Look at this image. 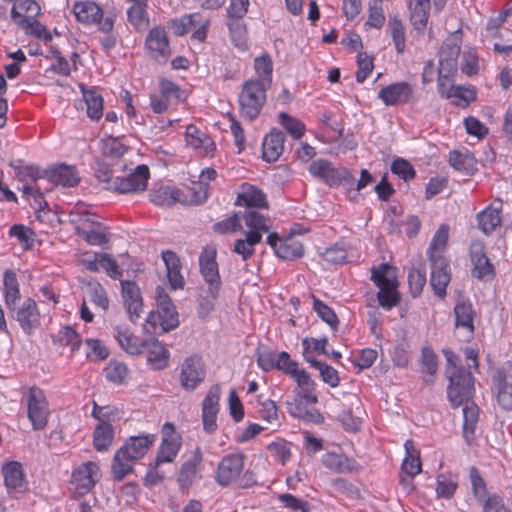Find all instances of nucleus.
I'll list each match as a JSON object with an SVG mask.
<instances>
[{"instance_id": "1", "label": "nucleus", "mask_w": 512, "mask_h": 512, "mask_svg": "<svg viewBox=\"0 0 512 512\" xmlns=\"http://www.w3.org/2000/svg\"><path fill=\"white\" fill-rule=\"evenodd\" d=\"M156 440L155 434L129 437L114 455L112 474L115 480L122 481L133 472L135 461L142 458Z\"/></svg>"}, {"instance_id": "2", "label": "nucleus", "mask_w": 512, "mask_h": 512, "mask_svg": "<svg viewBox=\"0 0 512 512\" xmlns=\"http://www.w3.org/2000/svg\"><path fill=\"white\" fill-rule=\"evenodd\" d=\"M268 88L259 79H249L243 83L238 95L240 114L243 118L253 121L258 117L266 102Z\"/></svg>"}, {"instance_id": "3", "label": "nucleus", "mask_w": 512, "mask_h": 512, "mask_svg": "<svg viewBox=\"0 0 512 512\" xmlns=\"http://www.w3.org/2000/svg\"><path fill=\"white\" fill-rule=\"evenodd\" d=\"M449 384L447 387V398L453 408H458L469 403L473 398L474 377L469 369L460 368L445 372Z\"/></svg>"}, {"instance_id": "4", "label": "nucleus", "mask_w": 512, "mask_h": 512, "mask_svg": "<svg viewBox=\"0 0 512 512\" xmlns=\"http://www.w3.org/2000/svg\"><path fill=\"white\" fill-rule=\"evenodd\" d=\"M392 267L388 263H381L371 268V280L379 288L377 298L382 308L392 309L400 301L397 292V280L389 274Z\"/></svg>"}, {"instance_id": "5", "label": "nucleus", "mask_w": 512, "mask_h": 512, "mask_svg": "<svg viewBox=\"0 0 512 512\" xmlns=\"http://www.w3.org/2000/svg\"><path fill=\"white\" fill-rule=\"evenodd\" d=\"M157 312H150L147 322L155 325L159 321V325L163 332H169L179 326V314L176 307L166 292L160 286L156 288Z\"/></svg>"}, {"instance_id": "6", "label": "nucleus", "mask_w": 512, "mask_h": 512, "mask_svg": "<svg viewBox=\"0 0 512 512\" xmlns=\"http://www.w3.org/2000/svg\"><path fill=\"white\" fill-rule=\"evenodd\" d=\"M310 174L323 180L330 187H336L341 184L353 185L355 177L346 168H336L328 160L317 159L308 166Z\"/></svg>"}, {"instance_id": "7", "label": "nucleus", "mask_w": 512, "mask_h": 512, "mask_svg": "<svg viewBox=\"0 0 512 512\" xmlns=\"http://www.w3.org/2000/svg\"><path fill=\"white\" fill-rule=\"evenodd\" d=\"M50 414L48 402L42 389L33 386L27 394V415L34 430L46 427Z\"/></svg>"}, {"instance_id": "8", "label": "nucleus", "mask_w": 512, "mask_h": 512, "mask_svg": "<svg viewBox=\"0 0 512 512\" xmlns=\"http://www.w3.org/2000/svg\"><path fill=\"white\" fill-rule=\"evenodd\" d=\"M7 309L25 334H33L40 326V312L37 303L32 298H26L21 304L17 302Z\"/></svg>"}, {"instance_id": "9", "label": "nucleus", "mask_w": 512, "mask_h": 512, "mask_svg": "<svg viewBox=\"0 0 512 512\" xmlns=\"http://www.w3.org/2000/svg\"><path fill=\"white\" fill-rule=\"evenodd\" d=\"M74 15L82 24H98L100 31L104 33L111 32L114 27V21L111 17L102 18V8L92 1H79L74 4Z\"/></svg>"}, {"instance_id": "10", "label": "nucleus", "mask_w": 512, "mask_h": 512, "mask_svg": "<svg viewBox=\"0 0 512 512\" xmlns=\"http://www.w3.org/2000/svg\"><path fill=\"white\" fill-rule=\"evenodd\" d=\"M186 94L179 85L171 80L162 78L159 81V93L150 95V106L154 113H164L172 101L180 103L185 101Z\"/></svg>"}, {"instance_id": "11", "label": "nucleus", "mask_w": 512, "mask_h": 512, "mask_svg": "<svg viewBox=\"0 0 512 512\" xmlns=\"http://www.w3.org/2000/svg\"><path fill=\"white\" fill-rule=\"evenodd\" d=\"M205 366L198 355L184 359L180 366L179 381L185 391H194L205 379Z\"/></svg>"}, {"instance_id": "12", "label": "nucleus", "mask_w": 512, "mask_h": 512, "mask_svg": "<svg viewBox=\"0 0 512 512\" xmlns=\"http://www.w3.org/2000/svg\"><path fill=\"white\" fill-rule=\"evenodd\" d=\"M378 98L386 106H398L416 102L415 90L406 81L391 83L378 92Z\"/></svg>"}, {"instance_id": "13", "label": "nucleus", "mask_w": 512, "mask_h": 512, "mask_svg": "<svg viewBox=\"0 0 512 512\" xmlns=\"http://www.w3.org/2000/svg\"><path fill=\"white\" fill-rule=\"evenodd\" d=\"M162 442L158 449L155 465L171 463L176 458L181 448V436L176 433L172 423H165L162 428Z\"/></svg>"}, {"instance_id": "14", "label": "nucleus", "mask_w": 512, "mask_h": 512, "mask_svg": "<svg viewBox=\"0 0 512 512\" xmlns=\"http://www.w3.org/2000/svg\"><path fill=\"white\" fill-rule=\"evenodd\" d=\"M244 459L245 456L242 453H231L224 456L217 466L216 482L222 487L234 482L243 470Z\"/></svg>"}, {"instance_id": "15", "label": "nucleus", "mask_w": 512, "mask_h": 512, "mask_svg": "<svg viewBox=\"0 0 512 512\" xmlns=\"http://www.w3.org/2000/svg\"><path fill=\"white\" fill-rule=\"evenodd\" d=\"M266 242L273 249L274 253L283 260H295L304 255L303 244L293 237L280 238L277 233L272 232L266 238Z\"/></svg>"}, {"instance_id": "16", "label": "nucleus", "mask_w": 512, "mask_h": 512, "mask_svg": "<svg viewBox=\"0 0 512 512\" xmlns=\"http://www.w3.org/2000/svg\"><path fill=\"white\" fill-rule=\"evenodd\" d=\"M149 175L148 167L146 165H139L128 176L124 178L115 177L112 188L114 191L122 194L142 192L147 188Z\"/></svg>"}, {"instance_id": "17", "label": "nucleus", "mask_w": 512, "mask_h": 512, "mask_svg": "<svg viewBox=\"0 0 512 512\" xmlns=\"http://www.w3.org/2000/svg\"><path fill=\"white\" fill-rule=\"evenodd\" d=\"M101 473L97 463L89 461L81 464L72 473L71 483L79 495L88 493L100 479Z\"/></svg>"}, {"instance_id": "18", "label": "nucleus", "mask_w": 512, "mask_h": 512, "mask_svg": "<svg viewBox=\"0 0 512 512\" xmlns=\"http://www.w3.org/2000/svg\"><path fill=\"white\" fill-rule=\"evenodd\" d=\"M496 400L499 406L509 411L512 409V362L499 370L494 377Z\"/></svg>"}, {"instance_id": "19", "label": "nucleus", "mask_w": 512, "mask_h": 512, "mask_svg": "<svg viewBox=\"0 0 512 512\" xmlns=\"http://www.w3.org/2000/svg\"><path fill=\"white\" fill-rule=\"evenodd\" d=\"M470 260L473 265L471 274L478 280H485L494 276V266L485 253L481 242H474L470 246Z\"/></svg>"}, {"instance_id": "20", "label": "nucleus", "mask_w": 512, "mask_h": 512, "mask_svg": "<svg viewBox=\"0 0 512 512\" xmlns=\"http://www.w3.org/2000/svg\"><path fill=\"white\" fill-rule=\"evenodd\" d=\"M431 263L430 285L440 298L446 296V287L450 282L449 264L445 257L429 258Z\"/></svg>"}, {"instance_id": "21", "label": "nucleus", "mask_w": 512, "mask_h": 512, "mask_svg": "<svg viewBox=\"0 0 512 512\" xmlns=\"http://www.w3.org/2000/svg\"><path fill=\"white\" fill-rule=\"evenodd\" d=\"M203 454L201 448L197 446L192 455L181 465L177 481L181 488L190 487L196 479L197 474L202 469Z\"/></svg>"}, {"instance_id": "22", "label": "nucleus", "mask_w": 512, "mask_h": 512, "mask_svg": "<svg viewBox=\"0 0 512 512\" xmlns=\"http://www.w3.org/2000/svg\"><path fill=\"white\" fill-rule=\"evenodd\" d=\"M147 49L153 53V57L167 60L171 55L169 40L164 27L152 28L145 40Z\"/></svg>"}, {"instance_id": "23", "label": "nucleus", "mask_w": 512, "mask_h": 512, "mask_svg": "<svg viewBox=\"0 0 512 512\" xmlns=\"http://www.w3.org/2000/svg\"><path fill=\"white\" fill-rule=\"evenodd\" d=\"M121 293L129 319L135 322L139 318L143 307L140 289L135 282L121 281Z\"/></svg>"}, {"instance_id": "24", "label": "nucleus", "mask_w": 512, "mask_h": 512, "mask_svg": "<svg viewBox=\"0 0 512 512\" xmlns=\"http://www.w3.org/2000/svg\"><path fill=\"white\" fill-rule=\"evenodd\" d=\"M144 352L147 353V363L154 370H163L168 366L170 352L157 339L146 340Z\"/></svg>"}, {"instance_id": "25", "label": "nucleus", "mask_w": 512, "mask_h": 512, "mask_svg": "<svg viewBox=\"0 0 512 512\" xmlns=\"http://www.w3.org/2000/svg\"><path fill=\"white\" fill-rule=\"evenodd\" d=\"M44 176L55 185L64 187H74L80 181L76 168L63 163L45 171Z\"/></svg>"}, {"instance_id": "26", "label": "nucleus", "mask_w": 512, "mask_h": 512, "mask_svg": "<svg viewBox=\"0 0 512 512\" xmlns=\"http://www.w3.org/2000/svg\"><path fill=\"white\" fill-rule=\"evenodd\" d=\"M285 134L277 129H272L265 136L262 143V156L266 162H275L283 153Z\"/></svg>"}, {"instance_id": "27", "label": "nucleus", "mask_w": 512, "mask_h": 512, "mask_svg": "<svg viewBox=\"0 0 512 512\" xmlns=\"http://www.w3.org/2000/svg\"><path fill=\"white\" fill-rule=\"evenodd\" d=\"M4 484L8 492L21 491L25 487V474L22 465L17 461L4 463L1 468Z\"/></svg>"}, {"instance_id": "28", "label": "nucleus", "mask_w": 512, "mask_h": 512, "mask_svg": "<svg viewBox=\"0 0 512 512\" xmlns=\"http://www.w3.org/2000/svg\"><path fill=\"white\" fill-rule=\"evenodd\" d=\"M162 259L166 266L167 278L172 289L183 288L184 279L181 274V262L177 254L167 250L162 252Z\"/></svg>"}, {"instance_id": "29", "label": "nucleus", "mask_w": 512, "mask_h": 512, "mask_svg": "<svg viewBox=\"0 0 512 512\" xmlns=\"http://www.w3.org/2000/svg\"><path fill=\"white\" fill-rule=\"evenodd\" d=\"M183 193L176 188L162 186L150 192V201L161 207H171L176 203H187V200L182 197Z\"/></svg>"}, {"instance_id": "30", "label": "nucleus", "mask_w": 512, "mask_h": 512, "mask_svg": "<svg viewBox=\"0 0 512 512\" xmlns=\"http://www.w3.org/2000/svg\"><path fill=\"white\" fill-rule=\"evenodd\" d=\"M449 163L457 171L472 175L477 170V160L468 150H454L449 153Z\"/></svg>"}, {"instance_id": "31", "label": "nucleus", "mask_w": 512, "mask_h": 512, "mask_svg": "<svg viewBox=\"0 0 512 512\" xmlns=\"http://www.w3.org/2000/svg\"><path fill=\"white\" fill-rule=\"evenodd\" d=\"M121 348L130 355H139L144 353L146 340H141L128 329L116 327L115 335Z\"/></svg>"}, {"instance_id": "32", "label": "nucleus", "mask_w": 512, "mask_h": 512, "mask_svg": "<svg viewBox=\"0 0 512 512\" xmlns=\"http://www.w3.org/2000/svg\"><path fill=\"white\" fill-rule=\"evenodd\" d=\"M455 326L467 329L469 334L474 332V311L468 300L460 299L454 307Z\"/></svg>"}, {"instance_id": "33", "label": "nucleus", "mask_w": 512, "mask_h": 512, "mask_svg": "<svg viewBox=\"0 0 512 512\" xmlns=\"http://www.w3.org/2000/svg\"><path fill=\"white\" fill-rule=\"evenodd\" d=\"M83 101L86 106L87 116L94 121H98L103 116V98L93 89H86L80 85Z\"/></svg>"}, {"instance_id": "34", "label": "nucleus", "mask_w": 512, "mask_h": 512, "mask_svg": "<svg viewBox=\"0 0 512 512\" xmlns=\"http://www.w3.org/2000/svg\"><path fill=\"white\" fill-rule=\"evenodd\" d=\"M406 457L402 462L401 468L406 476L413 478L421 472V460L419 451L415 448L412 440H406L405 444Z\"/></svg>"}, {"instance_id": "35", "label": "nucleus", "mask_w": 512, "mask_h": 512, "mask_svg": "<svg viewBox=\"0 0 512 512\" xmlns=\"http://www.w3.org/2000/svg\"><path fill=\"white\" fill-rule=\"evenodd\" d=\"M463 406V437L467 443H471L475 436V430L479 418V408L474 403L469 401Z\"/></svg>"}, {"instance_id": "36", "label": "nucleus", "mask_w": 512, "mask_h": 512, "mask_svg": "<svg viewBox=\"0 0 512 512\" xmlns=\"http://www.w3.org/2000/svg\"><path fill=\"white\" fill-rule=\"evenodd\" d=\"M237 203L245 205L247 208H267L265 194L253 185L243 187V192L238 195Z\"/></svg>"}, {"instance_id": "37", "label": "nucleus", "mask_w": 512, "mask_h": 512, "mask_svg": "<svg viewBox=\"0 0 512 512\" xmlns=\"http://www.w3.org/2000/svg\"><path fill=\"white\" fill-rule=\"evenodd\" d=\"M430 10V0H411L410 1V21L417 30H423L428 21Z\"/></svg>"}, {"instance_id": "38", "label": "nucleus", "mask_w": 512, "mask_h": 512, "mask_svg": "<svg viewBox=\"0 0 512 512\" xmlns=\"http://www.w3.org/2000/svg\"><path fill=\"white\" fill-rule=\"evenodd\" d=\"M459 54V45L444 43L439 51V69L446 70L448 73H455L457 71V59Z\"/></svg>"}, {"instance_id": "39", "label": "nucleus", "mask_w": 512, "mask_h": 512, "mask_svg": "<svg viewBox=\"0 0 512 512\" xmlns=\"http://www.w3.org/2000/svg\"><path fill=\"white\" fill-rule=\"evenodd\" d=\"M114 439V428L108 422L98 423L93 432V445L99 451H107Z\"/></svg>"}, {"instance_id": "40", "label": "nucleus", "mask_w": 512, "mask_h": 512, "mask_svg": "<svg viewBox=\"0 0 512 512\" xmlns=\"http://www.w3.org/2000/svg\"><path fill=\"white\" fill-rule=\"evenodd\" d=\"M479 229L486 235L492 233L501 223L500 207L488 206L477 214Z\"/></svg>"}, {"instance_id": "41", "label": "nucleus", "mask_w": 512, "mask_h": 512, "mask_svg": "<svg viewBox=\"0 0 512 512\" xmlns=\"http://www.w3.org/2000/svg\"><path fill=\"white\" fill-rule=\"evenodd\" d=\"M40 13V6L35 0H18L11 9V18L18 25L19 19H33Z\"/></svg>"}, {"instance_id": "42", "label": "nucleus", "mask_w": 512, "mask_h": 512, "mask_svg": "<svg viewBox=\"0 0 512 512\" xmlns=\"http://www.w3.org/2000/svg\"><path fill=\"white\" fill-rule=\"evenodd\" d=\"M263 235L248 231L244 239H237L234 243L233 252L240 255L243 260L249 259L255 252L254 246L261 242Z\"/></svg>"}, {"instance_id": "43", "label": "nucleus", "mask_w": 512, "mask_h": 512, "mask_svg": "<svg viewBox=\"0 0 512 512\" xmlns=\"http://www.w3.org/2000/svg\"><path fill=\"white\" fill-rule=\"evenodd\" d=\"M294 379L299 387L298 396L310 404H316L318 402V397L314 393L316 384L308 372L302 369Z\"/></svg>"}, {"instance_id": "44", "label": "nucleus", "mask_w": 512, "mask_h": 512, "mask_svg": "<svg viewBox=\"0 0 512 512\" xmlns=\"http://www.w3.org/2000/svg\"><path fill=\"white\" fill-rule=\"evenodd\" d=\"M4 297L6 307H9L20 300L21 293L16 273L12 270H6L3 277Z\"/></svg>"}, {"instance_id": "45", "label": "nucleus", "mask_w": 512, "mask_h": 512, "mask_svg": "<svg viewBox=\"0 0 512 512\" xmlns=\"http://www.w3.org/2000/svg\"><path fill=\"white\" fill-rule=\"evenodd\" d=\"M449 225L442 224L435 232L427 250L428 258L443 257L442 252L446 248L449 239Z\"/></svg>"}, {"instance_id": "46", "label": "nucleus", "mask_w": 512, "mask_h": 512, "mask_svg": "<svg viewBox=\"0 0 512 512\" xmlns=\"http://www.w3.org/2000/svg\"><path fill=\"white\" fill-rule=\"evenodd\" d=\"M305 360L315 369L319 371L322 381L330 387L335 388L339 385L340 379L338 371L332 366L319 361L311 356H305Z\"/></svg>"}, {"instance_id": "47", "label": "nucleus", "mask_w": 512, "mask_h": 512, "mask_svg": "<svg viewBox=\"0 0 512 512\" xmlns=\"http://www.w3.org/2000/svg\"><path fill=\"white\" fill-rule=\"evenodd\" d=\"M217 249L214 245H206L199 255V270L201 275L219 272L216 261Z\"/></svg>"}, {"instance_id": "48", "label": "nucleus", "mask_w": 512, "mask_h": 512, "mask_svg": "<svg viewBox=\"0 0 512 512\" xmlns=\"http://www.w3.org/2000/svg\"><path fill=\"white\" fill-rule=\"evenodd\" d=\"M220 295L219 291H212L209 288H201L197 297L198 314L206 318L215 308V303Z\"/></svg>"}, {"instance_id": "49", "label": "nucleus", "mask_w": 512, "mask_h": 512, "mask_svg": "<svg viewBox=\"0 0 512 512\" xmlns=\"http://www.w3.org/2000/svg\"><path fill=\"white\" fill-rule=\"evenodd\" d=\"M454 98L453 102L457 106H466L470 102L476 100V91L472 87H465L462 85H451L448 88L446 99Z\"/></svg>"}, {"instance_id": "50", "label": "nucleus", "mask_w": 512, "mask_h": 512, "mask_svg": "<svg viewBox=\"0 0 512 512\" xmlns=\"http://www.w3.org/2000/svg\"><path fill=\"white\" fill-rule=\"evenodd\" d=\"M107 227L96 229H86V227L75 228V233L82 237L88 244L94 246H103L109 242L106 234Z\"/></svg>"}, {"instance_id": "51", "label": "nucleus", "mask_w": 512, "mask_h": 512, "mask_svg": "<svg viewBox=\"0 0 512 512\" xmlns=\"http://www.w3.org/2000/svg\"><path fill=\"white\" fill-rule=\"evenodd\" d=\"M242 218L249 231H255L262 235L263 232H268L269 230L267 225L268 219L257 211L247 209L243 212Z\"/></svg>"}, {"instance_id": "52", "label": "nucleus", "mask_w": 512, "mask_h": 512, "mask_svg": "<svg viewBox=\"0 0 512 512\" xmlns=\"http://www.w3.org/2000/svg\"><path fill=\"white\" fill-rule=\"evenodd\" d=\"M257 78L262 84L270 87L272 83L273 63L268 55L257 57L254 61Z\"/></svg>"}, {"instance_id": "53", "label": "nucleus", "mask_w": 512, "mask_h": 512, "mask_svg": "<svg viewBox=\"0 0 512 512\" xmlns=\"http://www.w3.org/2000/svg\"><path fill=\"white\" fill-rule=\"evenodd\" d=\"M18 26L27 35H32L36 38H43L45 41L52 39L51 34L47 31L46 27L42 25L35 18L33 19H19Z\"/></svg>"}, {"instance_id": "54", "label": "nucleus", "mask_w": 512, "mask_h": 512, "mask_svg": "<svg viewBox=\"0 0 512 512\" xmlns=\"http://www.w3.org/2000/svg\"><path fill=\"white\" fill-rule=\"evenodd\" d=\"M436 493L439 498L450 499L458 487L457 480L451 474H439L437 476Z\"/></svg>"}, {"instance_id": "55", "label": "nucleus", "mask_w": 512, "mask_h": 512, "mask_svg": "<svg viewBox=\"0 0 512 512\" xmlns=\"http://www.w3.org/2000/svg\"><path fill=\"white\" fill-rule=\"evenodd\" d=\"M10 166L14 169L16 177L21 182H26L28 179L36 181L39 178H44V174L40 173L37 166L22 165V160L11 161Z\"/></svg>"}, {"instance_id": "56", "label": "nucleus", "mask_w": 512, "mask_h": 512, "mask_svg": "<svg viewBox=\"0 0 512 512\" xmlns=\"http://www.w3.org/2000/svg\"><path fill=\"white\" fill-rule=\"evenodd\" d=\"M349 462L350 460L346 456L337 453L329 452L322 456L323 465L338 473L350 471Z\"/></svg>"}, {"instance_id": "57", "label": "nucleus", "mask_w": 512, "mask_h": 512, "mask_svg": "<svg viewBox=\"0 0 512 512\" xmlns=\"http://www.w3.org/2000/svg\"><path fill=\"white\" fill-rule=\"evenodd\" d=\"M227 26L232 40L238 47L245 45L246 26L243 23V17L227 16Z\"/></svg>"}, {"instance_id": "58", "label": "nucleus", "mask_w": 512, "mask_h": 512, "mask_svg": "<svg viewBox=\"0 0 512 512\" xmlns=\"http://www.w3.org/2000/svg\"><path fill=\"white\" fill-rule=\"evenodd\" d=\"M217 177V172L214 168L207 167L202 170L200 174L201 181L197 184L199 188V193H196L194 195V198L190 201V203L193 204H201L204 201H206L208 197V185L205 183V181H212L215 180Z\"/></svg>"}, {"instance_id": "59", "label": "nucleus", "mask_w": 512, "mask_h": 512, "mask_svg": "<svg viewBox=\"0 0 512 512\" xmlns=\"http://www.w3.org/2000/svg\"><path fill=\"white\" fill-rule=\"evenodd\" d=\"M279 122L294 139H300L305 133V125L286 112L279 114Z\"/></svg>"}, {"instance_id": "60", "label": "nucleus", "mask_w": 512, "mask_h": 512, "mask_svg": "<svg viewBox=\"0 0 512 512\" xmlns=\"http://www.w3.org/2000/svg\"><path fill=\"white\" fill-rule=\"evenodd\" d=\"M408 283L411 296L418 297L426 284V271L421 267H413L408 274Z\"/></svg>"}, {"instance_id": "61", "label": "nucleus", "mask_w": 512, "mask_h": 512, "mask_svg": "<svg viewBox=\"0 0 512 512\" xmlns=\"http://www.w3.org/2000/svg\"><path fill=\"white\" fill-rule=\"evenodd\" d=\"M383 0H370L368 7V20L366 25L380 29L385 22V15L382 7Z\"/></svg>"}, {"instance_id": "62", "label": "nucleus", "mask_w": 512, "mask_h": 512, "mask_svg": "<svg viewBox=\"0 0 512 512\" xmlns=\"http://www.w3.org/2000/svg\"><path fill=\"white\" fill-rule=\"evenodd\" d=\"M89 300L106 312L109 308V299L103 286L98 283H89L88 285Z\"/></svg>"}, {"instance_id": "63", "label": "nucleus", "mask_w": 512, "mask_h": 512, "mask_svg": "<svg viewBox=\"0 0 512 512\" xmlns=\"http://www.w3.org/2000/svg\"><path fill=\"white\" fill-rule=\"evenodd\" d=\"M469 478L472 486V491L478 502H483L487 496V487L484 479L480 475L476 467H471L469 470Z\"/></svg>"}, {"instance_id": "64", "label": "nucleus", "mask_w": 512, "mask_h": 512, "mask_svg": "<svg viewBox=\"0 0 512 512\" xmlns=\"http://www.w3.org/2000/svg\"><path fill=\"white\" fill-rule=\"evenodd\" d=\"M128 369L125 364L118 361H111L105 368L106 378L115 384H121L126 375Z\"/></svg>"}]
</instances>
